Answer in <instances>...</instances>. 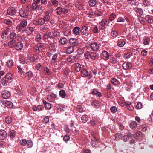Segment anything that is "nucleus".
<instances>
[{
  "label": "nucleus",
  "mask_w": 153,
  "mask_h": 153,
  "mask_svg": "<svg viewBox=\"0 0 153 153\" xmlns=\"http://www.w3.org/2000/svg\"><path fill=\"white\" fill-rule=\"evenodd\" d=\"M100 47L99 45L95 42L90 44L87 43L85 45V47L87 49H91L94 51H98Z\"/></svg>",
  "instance_id": "f257e3e1"
},
{
  "label": "nucleus",
  "mask_w": 153,
  "mask_h": 153,
  "mask_svg": "<svg viewBox=\"0 0 153 153\" xmlns=\"http://www.w3.org/2000/svg\"><path fill=\"white\" fill-rule=\"evenodd\" d=\"M81 74L82 77L87 76L88 79H90L92 77L91 72H88V71L85 68H83L81 70Z\"/></svg>",
  "instance_id": "f03ea898"
},
{
  "label": "nucleus",
  "mask_w": 153,
  "mask_h": 153,
  "mask_svg": "<svg viewBox=\"0 0 153 153\" xmlns=\"http://www.w3.org/2000/svg\"><path fill=\"white\" fill-rule=\"evenodd\" d=\"M69 43L72 46L76 47L78 45L79 43L77 39L74 38H71L69 40Z\"/></svg>",
  "instance_id": "7ed1b4c3"
},
{
  "label": "nucleus",
  "mask_w": 153,
  "mask_h": 153,
  "mask_svg": "<svg viewBox=\"0 0 153 153\" xmlns=\"http://www.w3.org/2000/svg\"><path fill=\"white\" fill-rule=\"evenodd\" d=\"M134 10L137 15L138 16V20H140V19H142V17L140 16L142 15L143 13L142 9L141 8L136 7L134 8Z\"/></svg>",
  "instance_id": "20e7f679"
},
{
  "label": "nucleus",
  "mask_w": 153,
  "mask_h": 153,
  "mask_svg": "<svg viewBox=\"0 0 153 153\" xmlns=\"http://www.w3.org/2000/svg\"><path fill=\"white\" fill-rule=\"evenodd\" d=\"M7 13L8 15L12 16L16 15L17 13L16 10L12 7L8 9Z\"/></svg>",
  "instance_id": "39448f33"
},
{
  "label": "nucleus",
  "mask_w": 153,
  "mask_h": 153,
  "mask_svg": "<svg viewBox=\"0 0 153 153\" xmlns=\"http://www.w3.org/2000/svg\"><path fill=\"white\" fill-rule=\"evenodd\" d=\"M88 24H85L82 27L81 29V34L82 35H85L88 33Z\"/></svg>",
  "instance_id": "423d86ee"
},
{
  "label": "nucleus",
  "mask_w": 153,
  "mask_h": 153,
  "mask_svg": "<svg viewBox=\"0 0 153 153\" xmlns=\"http://www.w3.org/2000/svg\"><path fill=\"white\" fill-rule=\"evenodd\" d=\"M1 95L3 98L7 99L10 97L11 93L7 90H4L1 92Z\"/></svg>",
  "instance_id": "0eeeda50"
},
{
  "label": "nucleus",
  "mask_w": 153,
  "mask_h": 153,
  "mask_svg": "<svg viewBox=\"0 0 153 153\" xmlns=\"http://www.w3.org/2000/svg\"><path fill=\"white\" fill-rule=\"evenodd\" d=\"M20 16L22 17L27 18L28 17V13L27 11L23 9H21L19 12Z\"/></svg>",
  "instance_id": "6e6552de"
},
{
  "label": "nucleus",
  "mask_w": 153,
  "mask_h": 153,
  "mask_svg": "<svg viewBox=\"0 0 153 153\" xmlns=\"http://www.w3.org/2000/svg\"><path fill=\"white\" fill-rule=\"evenodd\" d=\"M13 79V76L10 73L7 74L5 77V79L6 81L10 82Z\"/></svg>",
  "instance_id": "1a4fd4ad"
},
{
  "label": "nucleus",
  "mask_w": 153,
  "mask_h": 153,
  "mask_svg": "<svg viewBox=\"0 0 153 153\" xmlns=\"http://www.w3.org/2000/svg\"><path fill=\"white\" fill-rule=\"evenodd\" d=\"M7 134L6 131L3 130H0V139L3 140L6 137Z\"/></svg>",
  "instance_id": "9d476101"
},
{
  "label": "nucleus",
  "mask_w": 153,
  "mask_h": 153,
  "mask_svg": "<svg viewBox=\"0 0 153 153\" xmlns=\"http://www.w3.org/2000/svg\"><path fill=\"white\" fill-rule=\"evenodd\" d=\"M125 20H126L127 22L128 25H130V20L126 16L124 17L123 18L121 17L119 18L117 20V22H124Z\"/></svg>",
  "instance_id": "9b49d317"
},
{
  "label": "nucleus",
  "mask_w": 153,
  "mask_h": 153,
  "mask_svg": "<svg viewBox=\"0 0 153 153\" xmlns=\"http://www.w3.org/2000/svg\"><path fill=\"white\" fill-rule=\"evenodd\" d=\"M102 55L103 56V59L106 60L109 59L110 56L109 53L107 51L104 50L102 51Z\"/></svg>",
  "instance_id": "f8f14e48"
},
{
  "label": "nucleus",
  "mask_w": 153,
  "mask_h": 153,
  "mask_svg": "<svg viewBox=\"0 0 153 153\" xmlns=\"http://www.w3.org/2000/svg\"><path fill=\"white\" fill-rule=\"evenodd\" d=\"M51 14L48 12H45L43 19L45 22L49 21L51 18Z\"/></svg>",
  "instance_id": "ddd939ff"
},
{
  "label": "nucleus",
  "mask_w": 153,
  "mask_h": 153,
  "mask_svg": "<svg viewBox=\"0 0 153 153\" xmlns=\"http://www.w3.org/2000/svg\"><path fill=\"white\" fill-rule=\"evenodd\" d=\"M131 65L130 63L127 62H125L122 65V67L125 70L129 69L131 67Z\"/></svg>",
  "instance_id": "4468645a"
},
{
  "label": "nucleus",
  "mask_w": 153,
  "mask_h": 153,
  "mask_svg": "<svg viewBox=\"0 0 153 153\" xmlns=\"http://www.w3.org/2000/svg\"><path fill=\"white\" fill-rule=\"evenodd\" d=\"M91 94L96 95L97 97H100L102 96L101 93L98 91L97 89H93Z\"/></svg>",
  "instance_id": "2eb2a0df"
},
{
  "label": "nucleus",
  "mask_w": 153,
  "mask_h": 153,
  "mask_svg": "<svg viewBox=\"0 0 153 153\" xmlns=\"http://www.w3.org/2000/svg\"><path fill=\"white\" fill-rule=\"evenodd\" d=\"M23 46V44L20 42H19L16 43L15 47L16 50H19L22 49Z\"/></svg>",
  "instance_id": "dca6fc26"
},
{
  "label": "nucleus",
  "mask_w": 153,
  "mask_h": 153,
  "mask_svg": "<svg viewBox=\"0 0 153 153\" xmlns=\"http://www.w3.org/2000/svg\"><path fill=\"white\" fill-rule=\"evenodd\" d=\"M42 102L44 105L45 108L48 110H49L51 109V105L50 103L47 102L45 100H43Z\"/></svg>",
  "instance_id": "f3484780"
},
{
  "label": "nucleus",
  "mask_w": 153,
  "mask_h": 153,
  "mask_svg": "<svg viewBox=\"0 0 153 153\" xmlns=\"http://www.w3.org/2000/svg\"><path fill=\"white\" fill-rule=\"evenodd\" d=\"M80 28L78 27H75L73 30V33L75 35L77 36L80 34Z\"/></svg>",
  "instance_id": "a211bd4d"
},
{
  "label": "nucleus",
  "mask_w": 153,
  "mask_h": 153,
  "mask_svg": "<svg viewBox=\"0 0 153 153\" xmlns=\"http://www.w3.org/2000/svg\"><path fill=\"white\" fill-rule=\"evenodd\" d=\"M67 42L68 40L65 37L61 38L59 41V44L63 45H65Z\"/></svg>",
  "instance_id": "6ab92c4d"
},
{
  "label": "nucleus",
  "mask_w": 153,
  "mask_h": 153,
  "mask_svg": "<svg viewBox=\"0 0 153 153\" xmlns=\"http://www.w3.org/2000/svg\"><path fill=\"white\" fill-rule=\"evenodd\" d=\"M8 32L9 31L7 29L2 32L1 35V37L3 39L5 40L7 39V36L8 34Z\"/></svg>",
  "instance_id": "aec40b11"
},
{
  "label": "nucleus",
  "mask_w": 153,
  "mask_h": 153,
  "mask_svg": "<svg viewBox=\"0 0 153 153\" xmlns=\"http://www.w3.org/2000/svg\"><path fill=\"white\" fill-rule=\"evenodd\" d=\"M125 105L126 108L130 110H132L134 108L133 106L131 105V102H126Z\"/></svg>",
  "instance_id": "412c9836"
},
{
  "label": "nucleus",
  "mask_w": 153,
  "mask_h": 153,
  "mask_svg": "<svg viewBox=\"0 0 153 153\" xmlns=\"http://www.w3.org/2000/svg\"><path fill=\"white\" fill-rule=\"evenodd\" d=\"M76 56H71L67 58V60L68 62L73 63L76 61Z\"/></svg>",
  "instance_id": "4be33fe9"
},
{
  "label": "nucleus",
  "mask_w": 153,
  "mask_h": 153,
  "mask_svg": "<svg viewBox=\"0 0 153 153\" xmlns=\"http://www.w3.org/2000/svg\"><path fill=\"white\" fill-rule=\"evenodd\" d=\"M16 43V41L15 40H12L8 42V45L10 48H12L15 47Z\"/></svg>",
  "instance_id": "5701e85b"
},
{
  "label": "nucleus",
  "mask_w": 153,
  "mask_h": 153,
  "mask_svg": "<svg viewBox=\"0 0 153 153\" xmlns=\"http://www.w3.org/2000/svg\"><path fill=\"white\" fill-rule=\"evenodd\" d=\"M19 25L23 29H24L27 25V20H26L24 19L21 21Z\"/></svg>",
  "instance_id": "b1692460"
},
{
  "label": "nucleus",
  "mask_w": 153,
  "mask_h": 153,
  "mask_svg": "<svg viewBox=\"0 0 153 153\" xmlns=\"http://www.w3.org/2000/svg\"><path fill=\"white\" fill-rule=\"evenodd\" d=\"M4 104L6 107L8 108H11L13 105V103L10 101H6Z\"/></svg>",
  "instance_id": "393cba45"
},
{
  "label": "nucleus",
  "mask_w": 153,
  "mask_h": 153,
  "mask_svg": "<svg viewBox=\"0 0 153 153\" xmlns=\"http://www.w3.org/2000/svg\"><path fill=\"white\" fill-rule=\"evenodd\" d=\"M90 58L92 60H96L97 59V54L96 52H92L90 54Z\"/></svg>",
  "instance_id": "a878e982"
},
{
  "label": "nucleus",
  "mask_w": 153,
  "mask_h": 153,
  "mask_svg": "<svg viewBox=\"0 0 153 153\" xmlns=\"http://www.w3.org/2000/svg\"><path fill=\"white\" fill-rule=\"evenodd\" d=\"M109 23V20L108 19H104L100 22V25L103 26L107 23L108 24Z\"/></svg>",
  "instance_id": "bb28decb"
},
{
  "label": "nucleus",
  "mask_w": 153,
  "mask_h": 153,
  "mask_svg": "<svg viewBox=\"0 0 153 153\" xmlns=\"http://www.w3.org/2000/svg\"><path fill=\"white\" fill-rule=\"evenodd\" d=\"M74 51V48L72 46H69L66 49V52L68 54H71Z\"/></svg>",
  "instance_id": "cd10ccee"
},
{
  "label": "nucleus",
  "mask_w": 153,
  "mask_h": 153,
  "mask_svg": "<svg viewBox=\"0 0 153 153\" xmlns=\"http://www.w3.org/2000/svg\"><path fill=\"white\" fill-rule=\"evenodd\" d=\"M150 39L149 37H144L143 40V44L145 45H148L150 42Z\"/></svg>",
  "instance_id": "c85d7f7f"
},
{
  "label": "nucleus",
  "mask_w": 153,
  "mask_h": 153,
  "mask_svg": "<svg viewBox=\"0 0 153 153\" xmlns=\"http://www.w3.org/2000/svg\"><path fill=\"white\" fill-rule=\"evenodd\" d=\"M34 28L32 27H28L26 30V31H27V34L28 35L31 34L32 32L34 31Z\"/></svg>",
  "instance_id": "c756f323"
},
{
  "label": "nucleus",
  "mask_w": 153,
  "mask_h": 153,
  "mask_svg": "<svg viewBox=\"0 0 153 153\" xmlns=\"http://www.w3.org/2000/svg\"><path fill=\"white\" fill-rule=\"evenodd\" d=\"M17 38V35L15 32H12L10 35V38L12 40H15Z\"/></svg>",
  "instance_id": "7c9ffc66"
},
{
  "label": "nucleus",
  "mask_w": 153,
  "mask_h": 153,
  "mask_svg": "<svg viewBox=\"0 0 153 153\" xmlns=\"http://www.w3.org/2000/svg\"><path fill=\"white\" fill-rule=\"evenodd\" d=\"M137 125V123L136 121H132L131 123L130 126L131 129H133L135 128Z\"/></svg>",
  "instance_id": "2f4dec72"
},
{
  "label": "nucleus",
  "mask_w": 153,
  "mask_h": 153,
  "mask_svg": "<svg viewBox=\"0 0 153 153\" xmlns=\"http://www.w3.org/2000/svg\"><path fill=\"white\" fill-rule=\"evenodd\" d=\"M16 132L14 130L11 131L9 134V136L11 138L13 139L16 136Z\"/></svg>",
  "instance_id": "473e14b6"
},
{
  "label": "nucleus",
  "mask_w": 153,
  "mask_h": 153,
  "mask_svg": "<svg viewBox=\"0 0 153 153\" xmlns=\"http://www.w3.org/2000/svg\"><path fill=\"white\" fill-rule=\"evenodd\" d=\"M58 55L56 54H54L52 57L51 62L52 63H55L57 61Z\"/></svg>",
  "instance_id": "72a5a7b5"
},
{
  "label": "nucleus",
  "mask_w": 153,
  "mask_h": 153,
  "mask_svg": "<svg viewBox=\"0 0 153 153\" xmlns=\"http://www.w3.org/2000/svg\"><path fill=\"white\" fill-rule=\"evenodd\" d=\"M142 133L140 131L137 132L135 134H134V137L136 139H138L139 137H141L142 136Z\"/></svg>",
  "instance_id": "f704fd0d"
},
{
  "label": "nucleus",
  "mask_w": 153,
  "mask_h": 153,
  "mask_svg": "<svg viewBox=\"0 0 153 153\" xmlns=\"http://www.w3.org/2000/svg\"><path fill=\"white\" fill-rule=\"evenodd\" d=\"M145 19L149 23H152L153 22V19L149 16L147 15L145 17Z\"/></svg>",
  "instance_id": "c9c22d12"
},
{
  "label": "nucleus",
  "mask_w": 153,
  "mask_h": 153,
  "mask_svg": "<svg viewBox=\"0 0 153 153\" xmlns=\"http://www.w3.org/2000/svg\"><path fill=\"white\" fill-rule=\"evenodd\" d=\"M59 95L62 98H64L66 96V93L63 90H61L59 92Z\"/></svg>",
  "instance_id": "e433bc0d"
},
{
  "label": "nucleus",
  "mask_w": 153,
  "mask_h": 153,
  "mask_svg": "<svg viewBox=\"0 0 153 153\" xmlns=\"http://www.w3.org/2000/svg\"><path fill=\"white\" fill-rule=\"evenodd\" d=\"M56 12L57 14L60 15L63 12V8L60 7H59L56 9Z\"/></svg>",
  "instance_id": "4c0bfd02"
},
{
  "label": "nucleus",
  "mask_w": 153,
  "mask_h": 153,
  "mask_svg": "<svg viewBox=\"0 0 153 153\" xmlns=\"http://www.w3.org/2000/svg\"><path fill=\"white\" fill-rule=\"evenodd\" d=\"M4 22L6 24L10 26L12 25L13 23L11 20L9 19H5Z\"/></svg>",
  "instance_id": "58836bf2"
},
{
  "label": "nucleus",
  "mask_w": 153,
  "mask_h": 153,
  "mask_svg": "<svg viewBox=\"0 0 153 153\" xmlns=\"http://www.w3.org/2000/svg\"><path fill=\"white\" fill-rule=\"evenodd\" d=\"M13 63L12 60H9L7 62V65L8 68H11L13 65Z\"/></svg>",
  "instance_id": "ea45409f"
},
{
  "label": "nucleus",
  "mask_w": 153,
  "mask_h": 153,
  "mask_svg": "<svg viewBox=\"0 0 153 153\" xmlns=\"http://www.w3.org/2000/svg\"><path fill=\"white\" fill-rule=\"evenodd\" d=\"M111 82L113 84L117 85L119 83V81L115 78H112L111 79Z\"/></svg>",
  "instance_id": "a19ab883"
},
{
  "label": "nucleus",
  "mask_w": 153,
  "mask_h": 153,
  "mask_svg": "<svg viewBox=\"0 0 153 153\" xmlns=\"http://www.w3.org/2000/svg\"><path fill=\"white\" fill-rule=\"evenodd\" d=\"M43 71L45 74L47 75H49L50 74V72L49 69L47 67H45L43 69Z\"/></svg>",
  "instance_id": "79ce46f5"
},
{
  "label": "nucleus",
  "mask_w": 153,
  "mask_h": 153,
  "mask_svg": "<svg viewBox=\"0 0 153 153\" xmlns=\"http://www.w3.org/2000/svg\"><path fill=\"white\" fill-rule=\"evenodd\" d=\"M97 1L96 0H89V4L91 6H94L96 4Z\"/></svg>",
  "instance_id": "37998d69"
},
{
  "label": "nucleus",
  "mask_w": 153,
  "mask_h": 153,
  "mask_svg": "<svg viewBox=\"0 0 153 153\" xmlns=\"http://www.w3.org/2000/svg\"><path fill=\"white\" fill-rule=\"evenodd\" d=\"M27 146L28 148H31L33 145L32 141L30 140H28L27 141Z\"/></svg>",
  "instance_id": "c03bdc74"
},
{
  "label": "nucleus",
  "mask_w": 153,
  "mask_h": 153,
  "mask_svg": "<svg viewBox=\"0 0 153 153\" xmlns=\"http://www.w3.org/2000/svg\"><path fill=\"white\" fill-rule=\"evenodd\" d=\"M75 70L77 72H79L81 69V65L79 63H76L75 66Z\"/></svg>",
  "instance_id": "a18cd8bd"
},
{
  "label": "nucleus",
  "mask_w": 153,
  "mask_h": 153,
  "mask_svg": "<svg viewBox=\"0 0 153 153\" xmlns=\"http://www.w3.org/2000/svg\"><path fill=\"white\" fill-rule=\"evenodd\" d=\"M90 54L91 53H90L88 51L85 52L84 54L85 58L86 59H89V58H90Z\"/></svg>",
  "instance_id": "49530a36"
},
{
  "label": "nucleus",
  "mask_w": 153,
  "mask_h": 153,
  "mask_svg": "<svg viewBox=\"0 0 153 153\" xmlns=\"http://www.w3.org/2000/svg\"><path fill=\"white\" fill-rule=\"evenodd\" d=\"M125 43V41L123 40L117 43V45L119 47H122L124 46Z\"/></svg>",
  "instance_id": "de8ad7c7"
},
{
  "label": "nucleus",
  "mask_w": 153,
  "mask_h": 153,
  "mask_svg": "<svg viewBox=\"0 0 153 153\" xmlns=\"http://www.w3.org/2000/svg\"><path fill=\"white\" fill-rule=\"evenodd\" d=\"M19 143L21 145L25 146L26 145L27 140L26 139H22L20 140Z\"/></svg>",
  "instance_id": "09e8293b"
},
{
  "label": "nucleus",
  "mask_w": 153,
  "mask_h": 153,
  "mask_svg": "<svg viewBox=\"0 0 153 153\" xmlns=\"http://www.w3.org/2000/svg\"><path fill=\"white\" fill-rule=\"evenodd\" d=\"M111 35L113 37H116L118 35V32L115 30H112L111 32Z\"/></svg>",
  "instance_id": "8fccbe9b"
},
{
  "label": "nucleus",
  "mask_w": 153,
  "mask_h": 153,
  "mask_svg": "<svg viewBox=\"0 0 153 153\" xmlns=\"http://www.w3.org/2000/svg\"><path fill=\"white\" fill-rule=\"evenodd\" d=\"M5 121L7 124H9L11 123L12 119L10 117H7L5 118Z\"/></svg>",
  "instance_id": "3c124183"
},
{
  "label": "nucleus",
  "mask_w": 153,
  "mask_h": 153,
  "mask_svg": "<svg viewBox=\"0 0 153 153\" xmlns=\"http://www.w3.org/2000/svg\"><path fill=\"white\" fill-rule=\"evenodd\" d=\"M81 120L84 123H85L87 121L88 119L87 115H83L81 118Z\"/></svg>",
  "instance_id": "603ef678"
},
{
  "label": "nucleus",
  "mask_w": 153,
  "mask_h": 153,
  "mask_svg": "<svg viewBox=\"0 0 153 153\" xmlns=\"http://www.w3.org/2000/svg\"><path fill=\"white\" fill-rule=\"evenodd\" d=\"M39 23V25H43L44 24L45 22L43 18H41L38 19Z\"/></svg>",
  "instance_id": "864d4df0"
},
{
  "label": "nucleus",
  "mask_w": 153,
  "mask_h": 153,
  "mask_svg": "<svg viewBox=\"0 0 153 153\" xmlns=\"http://www.w3.org/2000/svg\"><path fill=\"white\" fill-rule=\"evenodd\" d=\"M76 109L79 112H83V108H82V106L81 105H77L76 106Z\"/></svg>",
  "instance_id": "5fc2aeb1"
},
{
  "label": "nucleus",
  "mask_w": 153,
  "mask_h": 153,
  "mask_svg": "<svg viewBox=\"0 0 153 153\" xmlns=\"http://www.w3.org/2000/svg\"><path fill=\"white\" fill-rule=\"evenodd\" d=\"M49 121V117L48 116H46L43 119V122L45 124L48 123Z\"/></svg>",
  "instance_id": "6e6d98bb"
},
{
  "label": "nucleus",
  "mask_w": 153,
  "mask_h": 153,
  "mask_svg": "<svg viewBox=\"0 0 153 153\" xmlns=\"http://www.w3.org/2000/svg\"><path fill=\"white\" fill-rule=\"evenodd\" d=\"M116 16L115 14L114 13H112L111 14L109 17V20L111 21H112L114 20V19L116 18Z\"/></svg>",
  "instance_id": "4d7b16f0"
},
{
  "label": "nucleus",
  "mask_w": 153,
  "mask_h": 153,
  "mask_svg": "<svg viewBox=\"0 0 153 153\" xmlns=\"http://www.w3.org/2000/svg\"><path fill=\"white\" fill-rule=\"evenodd\" d=\"M26 76L28 77V78L32 77L33 75L31 71H29L26 73Z\"/></svg>",
  "instance_id": "13d9d810"
},
{
  "label": "nucleus",
  "mask_w": 153,
  "mask_h": 153,
  "mask_svg": "<svg viewBox=\"0 0 153 153\" xmlns=\"http://www.w3.org/2000/svg\"><path fill=\"white\" fill-rule=\"evenodd\" d=\"M142 107V105L141 102H139L137 103L136 106V108L137 109H140Z\"/></svg>",
  "instance_id": "bf43d9fd"
},
{
  "label": "nucleus",
  "mask_w": 153,
  "mask_h": 153,
  "mask_svg": "<svg viewBox=\"0 0 153 153\" xmlns=\"http://www.w3.org/2000/svg\"><path fill=\"white\" fill-rule=\"evenodd\" d=\"M141 54L142 56H145L147 55L148 52L147 51L145 50H143L142 51Z\"/></svg>",
  "instance_id": "052dcab7"
},
{
  "label": "nucleus",
  "mask_w": 153,
  "mask_h": 153,
  "mask_svg": "<svg viewBox=\"0 0 153 153\" xmlns=\"http://www.w3.org/2000/svg\"><path fill=\"white\" fill-rule=\"evenodd\" d=\"M93 33H97L100 32L98 28V27L97 26L95 27L94 29L93 30Z\"/></svg>",
  "instance_id": "680f3d73"
},
{
  "label": "nucleus",
  "mask_w": 153,
  "mask_h": 153,
  "mask_svg": "<svg viewBox=\"0 0 153 153\" xmlns=\"http://www.w3.org/2000/svg\"><path fill=\"white\" fill-rule=\"evenodd\" d=\"M50 35H51L50 33H48L43 35V38L45 39H47L49 38Z\"/></svg>",
  "instance_id": "e2e57ef3"
},
{
  "label": "nucleus",
  "mask_w": 153,
  "mask_h": 153,
  "mask_svg": "<svg viewBox=\"0 0 153 153\" xmlns=\"http://www.w3.org/2000/svg\"><path fill=\"white\" fill-rule=\"evenodd\" d=\"M111 112L112 113H115L117 111V108L115 106H112L110 108Z\"/></svg>",
  "instance_id": "0e129e2a"
},
{
  "label": "nucleus",
  "mask_w": 153,
  "mask_h": 153,
  "mask_svg": "<svg viewBox=\"0 0 153 153\" xmlns=\"http://www.w3.org/2000/svg\"><path fill=\"white\" fill-rule=\"evenodd\" d=\"M132 53L131 52H129L128 53H127L125 54V57L127 58H129L132 55Z\"/></svg>",
  "instance_id": "69168bd1"
},
{
  "label": "nucleus",
  "mask_w": 153,
  "mask_h": 153,
  "mask_svg": "<svg viewBox=\"0 0 153 153\" xmlns=\"http://www.w3.org/2000/svg\"><path fill=\"white\" fill-rule=\"evenodd\" d=\"M109 61L110 62L113 64H115L117 62L115 58L114 57L110 59Z\"/></svg>",
  "instance_id": "338daca9"
},
{
  "label": "nucleus",
  "mask_w": 153,
  "mask_h": 153,
  "mask_svg": "<svg viewBox=\"0 0 153 153\" xmlns=\"http://www.w3.org/2000/svg\"><path fill=\"white\" fill-rule=\"evenodd\" d=\"M99 102L98 101L95 100L92 102V104L96 107H97L99 105Z\"/></svg>",
  "instance_id": "774afa93"
}]
</instances>
